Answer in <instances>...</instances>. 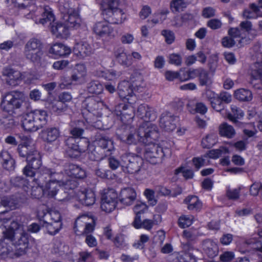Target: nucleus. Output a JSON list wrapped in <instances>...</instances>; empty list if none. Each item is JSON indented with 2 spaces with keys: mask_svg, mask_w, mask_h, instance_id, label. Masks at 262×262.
Instances as JSON below:
<instances>
[{
  "mask_svg": "<svg viewBox=\"0 0 262 262\" xmlns=\"http://www.w3.org/2000/svg\"><path fill=\"white\" fill-rule=\"evenodd\" d=\"M61 12L64 23L69 28L74 27L78 24L79 15L75 9L64 7L62 8Z\"/></svg>",
  "mask_w": 262,
  "mask_h": 262,
  "instance_id": "nucleus-19",
  "label": "nucleus"
},
{
  "mask_svg": "<svg viewBox=\"0 0 262 262\" xmlns=\"http://www.w3.org/2000/svg\"><path fill=\"white\" fill-rule=\"evenodd\" d=\"M12 246H2L0 248V258H13Z\"/></svg>",
  "mask_w": 262,
  "mask_h": 262,
  "instance_id": "nucleus-54",
  "label": "nucleus"
},
{
  "mask_svg": "<svg viewBox=\"0 0 262 262\" xmlns=\"http://www.w3.org/2000/svg\"><path fill=\"white\" fill-rule=\"evenodd\" d=\"M47 117L46 111L35 110L25 115L22 121L23 127L28 132H36L46 124Z\"/></svg>",
  "mask_w": 262,
  "mask_h": 262,
  "instance_id": "nucleus-5",
  "label": "nucleus"
},
{
  "mask_svg": "<svg viewBox=\"0 0 262 262\" xmlns=\"http://www.w3.org/2000/svg\"><path fill=\"white\" fill-rule=\"evenodd\" d=\"M12 185L15 187H24L27 186L28 182L22 177H15L12 178L10 180Z\"/></svg>",
  "mask_w": 262,
  "mask_h": 262,
  "instance_id": "nucleus-52",
  "label": "nucleus"
},
{
  "mask_svg": "<svg viewBox=\"0 0 262 262\" xmlns=\"http://www.w3.org/2000/svg\"><path fill=\"white\" fill-rule=\"evenodd\" d=\"M42 226L46 228L50 234L54 235L57 233L61 228V222H51L50 224L42 225Z\"/></svg>",
  "mask_w": 262,
  "mask_h": 262,
  "instance_id": "nucleus-47",
  "label": "nucleus"
},
{
  "mask_svg": "<svg viewBox=\"0 0 262 262\" xmlns=\"http://www.w3.org/2000/svg\"><path fill=\"white\" fill-rule=\"evenodd\" d=\"M3 75L7 77V83L12 86L18 85L23 79V75L19 71L9 67L4 69Z\"/></svg>",
  "mask_w": 262,
  "mask_h": 262,
  "instance_id": "nucleus-21",
  "label": "nucleus"
},
{
  "mask_svg": "<svg viewBox=\"0 0 262 262\" xmlns=\"http://www.w3.org/2000/svg\"><path fill=\"white\" fill-rule=\"evenodd\" d=\"M108 23L105 20L96 23L93 27V31L100 37H115V32Z\"/></svg>",
  "mask_w": 262,
  "mask_h": 262,
  "instance_id": "nucleus-18",
  "label": "nucleus"
},
{
  "mask_svg": "<svg viewBox=\"0 0 262 262\" xmlns=\"http://www.w3.org/2000/svg\"><path fill=\"white\" fill-rule=\"evenodd\" d=\"M117 116H120L121 120L124 123L129 122L134 117V109L132 105L121 103L115 108Z\"/></svg>",
  "mask_w": 262,
  "mask_h": 262,
  "instance_id": "nucleus-17",
  "label": "nucleus"
},
{
  "mask_svg": "<svg viewBox=\"0 0 262 262\" xmlns=\"http://www.w3.org/2000/svg\"><path fill=\"white\" fill-rule=\"evenodd\" d=\"M38 215L40 217V220L42 221V225L50 224L52 222V217H51L50 211L42 209V211H39Z\"/></svg>",
  "mask_w": 262,
  "mask_h": 262,
  "instance_id": "nucleus-55",
  "label": "nucleus"
},
{
  "mask_svg": "<svg viewBox=\"0 0 262 262\" xmlns=\"http://www.w3.org/2000/svg\"><path fill=\"white\" fill-rule=\"evenodd\" d=\"M155 141L149 144H145L147 145L144 153L145 158L152 164L161 162L165 155L163 148L158 144H155Z\"/></svg>",
  "mask_w": 262,
  "mask_h": 262,
  "instance_id": "nucleus-10",
  "label": "nucleus"
},
{
  "mask_svg": "<svg viewBox=\"0 0 262 262\" xmlns=\"http://www.w3.org/2000/svg\"><path fill=\"white\" fill-rule=\"evenodd\" d=\"M103 4L105 7L102 11V14L106 21L113 24H119L125 19L123 11L118 8V0H103Z\"/></svg>",
  "mask_w": 262,
  "mask_h": 262,
  "instance_id": "nucleus-7",
  "label": "nucleus"
},
{
  "mask_svg": "<svg viewBox=\"0 0 262 262\" xmlns=\"http://www.w3.org/2000/svg\"><path fill=\"white\" fill-rule=\"evenodd\" d=\"M184 202L187 204V208L189 210H198L202 207V203L195 195L187 196L184 200Z\"/></svg>",
  "mask_w": 262,
  "mask_h": 262,
  "instance_id": "nucleus-38",
  "label": "nucleus"
},
{
  "mask_svg": "<svg viewBox=\"0 0 262 262\" xmlns=\"http://www.w3.org/2000/svg\"><path fill=\"white\" fill-rule=\"evenodd\" d=\"M0 161L5 169L8 170H12L14 169L15 161L8 151L6 150L1 151L0 153Z\"/></svg>",
  "mask_w": 262,
  "mask_h": 262,
  "instance_id": "nucleus-32",
  "label": "nucleus"
},
{
  "mask_svg": "<svg viewBox=\"0 0 262 262\" xmlns=\"http://www.w3.org/2000/svg\"><path fill=\"white\" fill-rule=\"evenodd\" d=\"M169 62L176 66H180L182 63V58L179 54H171L169 56Z\"/></svg>",
  "mask_w": 262,
  "mask_h": 262,
  "instance_id": "nucleus-64",
  "label": "nucleus"
},
{
  "mask_svg": "<svg viewBox=\"0 0 262 262\" xmlns=\"http://www.w3.org/2000/svg\"><path fill=\"white\" fill-rule=\"evenodd\" d=\"M85 77L81 74L74 72L71 77V80L73 82H76L77 84H82L85 82Z\"/></svg>",
  "mask_w": 262,
  "mask_h": 262,
  "instance_id": "nucleus-63",
  "label": "nucleus"
},
{
  "mask_svg": "<svg viewBox=\"0 0 262 262\" xmlns=\"http://www.w3.org/2000/svg\"><path fill=\"white\" fill-rule=\"evenodd\" d=\"M95 223L93 219L85 215L77 218L75 222L74 230L78 235L88 234L94 230Z\"/></svg>",
  "mask_w": 262,
  "mask_h": 262,
  "instance_id": "nucleus-9",
  "label": "nucleus"
},
{
  "mask_svg": "<svg viewBox=\"0 0 262 262\" xmlns=\"http://www.w3.org/2000/svg\"><path fill=\"white\" fill-rule=\"evenodd\" d=\"M118 95L122 99H125L129 104L133 103L131 101V98H134L135 100V96L133 92V90L130 85V83L127 81H123L118 85Z\"/></svg>",
  "mask_w": 262,
  "mask_h": 262,
  "instance_id": "nucleus-22",
  "label": "nucleus"
},
{
  "mask_svg": "<svg viewBox=\"0 0 262 262\" xmlns=\"http://www.w3.org/2000/svg\"><path fill=\"white\" fill-rule=\"evenodd\" d=\"M114 53L116 58L120 64L126 67H129L132 64L130 56L125 52V50L123 48H117Z\"/></svg>",
  "mask_w": 262,
  "mask_h": 262,
  "instance_id": "nucleus-33",
  "label": "nucleus"
},
{
  "mask_svg": "<svg viewBox=\"0 0 262 262\" xmlns=\"http://www.w3.org/2000/svg\"><path fill=\"white\" fill-rule=\"evenodd\" d=\"M51 31L57 38H66L69 34V27L65 23H56L52 25Z\"/></svg>",
  "mask_w": 262,
  "mask_h": 262,
  "instance_id": "nucleus-28",
  "label": "nucleus"
},
{
  "mask_svg": "<svg viewBox=\"0 0 262 262\" xmlns=\"http://www.w3.org/2000/svg\"><path fill=\"white\" fill-rule=\"evenodd\" d=\"M14 206V203L8 198H5L3 200L0 199V214L5 213L6 210L4 208L6 207L12 208Z\"/></svg>",
  "mask_w": 262,
  "mask_h": 262,
  "instance_id": "nucleus-58",
  "label": "nucleus"
},
{
  "mask_svg": "<svg viewBox=\"0 0 262 262\" xmlns=\"http://www.w3.org/2000/svg\"><path fill=\"white\" fill-rule=\"evenodd\" d=\"M66 145L69 148V152L73 151V155H70V156L75 157L78 156L80 153L83 152L88 146V143L85 141V146H82L79 144L78 142H76V139L73 137L68 138L66 141Z\"/></svg>",
  "mask_w": 262,
  "mask_h": 262,
  "instance_id": "nucleus-27",
  "label": "nucleus"
},
{
  "mask_svg": "<svg viewBox=\"0 0 262 262\" xmlns=\"http://www.w3.org/2000/svg\"><path fill=\"white\" fill-rule=\"evenodd\" d=\"M76 196L81 204L85 206L92 205L96 201L95 194L91 189H83L78 190L76 192Z\"/></svg>",
  "mask_w": 262,
  "mask_h": 262,
  "instance_id": "nucleus-24",
  "label": "nucleus"
},
{
  "mask_svg": "<svg viewBox=\"0 0 262 262\" xmlns=\"http://www.w3.org/2000/svg\"><path fill=\"white\" fill-rule=\"evenodd\" d=\"M4 233V239H7L12 242L15 247V251L12 250L14 256L16 257L24 255L27 252L29 244L30 236L29 234L24 230V225L18 222V220H14L11 222L9 229Z\"/></svg>",
  "mask_w": 262,
  "mask_h": 262,
  "instance_id": "nucleus-2",
  "label": "nucleus"
},
{
  "mask_svg": "<svg viewBox=\"0 0 262 262\" xmlns=\"http://www.w3.org/2000/svg\"><path fill=\"white\" fill-rule=\"evenodd\" d=\"M199 77L201 85H208L211 83V80L208 77V72L203 69H200Z\"/></svg>",
  "mask_w": 262,
  "mask_h": 262,
  "instance_id": "nucleus-51",
  "label": "nucleus"
},
{
  "mask_svg": "<svg viewBox=\"0 0 262 262\" xmlns=\"http://www.w3.org/2000/svg\"><path fill=\"white\" fill-rule=\"evenodd\" d=\"M117 202L101 200V208L106 212L112 211L116 207Z\"/></svg>",
  "mask_w": 262,
  "mask_h": 262,
  "instance_id": "nucleus-53",
  "label": "nucleus"
},
{
  "mask_svg": "<svg viewBox=\"0 0 262 262\" xmlns=\"http://www.w3.org/2000/svg\"><path fill=\"white\" fill-rule=\"evenodd\" d=\"M66 189L64 187V188H60L54 198L58 201H68L70 197L69 193L65 191Z\"/></svg>",
  "mask_w": 262,
  "mask_h": 262,
  "instance_id": "nucleus-56",
  "label": "nucleus"
},
{
  "mask_svg": "<svg viewBox=\"0 0 262 262\" xmlns=\"http://www.w3.org/2000/svg\"><path fill=\"white\" fill-rule=\"evenodd\" d=\"M93 141L97 148L105 152L111 151L114 148L113 141L103 131L97 132Z\"/></svg>",
  "mask_w": 262,
  "mask_h": 262,
  "instance_id": "nucleus-14",
  "label": "nucleus"
},
{
  "mask_svg": "<svg viewBox=\"0 0 262 262\" xmlns=\"http://www.w3.org/2000/svg\"><path fill=\"white\" fill-rule=\"evenodd\" d=\"M17 151L19 156L26 158L27 160L29 159V156H32V154L37 151L33 146L28 143L19 144L17 147Z\"/></svg>",
  "mask_w": 262,
  "mask_h": 262,
  "instance_id": "nucleus-36",
  "label": "nucleus"
},
{
  "mask_svg": "<svg viewBox=\"0 0 262 262\" xmlns=\"http://www.w3.org/2000/svg\"><path fill=\"white\" fill-rule=\"evenodd\" d=\"M137 197V194L135 190L132 188H125L122 189L119 195V200L120 202L126 206L130 205L133 204Z\"/></svg>",
  "mask_w": 262,
  "mask_h": 262,
  "instance_id": "nucleus-26",
  "label": "nucleus"
},
{
  "mask_svg": "<svg viewBox=\"0 0 262 262\" xmlns=\"http://www.w3.org/2000/svg\"><path fill=\"white\" fill-rule=\"evenodd\" d=\"M203 249L208 256L213 258L218 253V247L217 244L211 240L207 239L203 243Z\"/></svg>",
  "mask_w": 262,
  "mask_h": 262,
  "instance_id": "nucleus-35",
  "label": "nucleus"
},
{
  "mask_svg": "<svg viewBox=\"0 0 262 262\" xmlns=\"http://www.w3.org/2000/svg\"><path fill=\"white\" fill-rule=\"evenodd\" d=\"M235 98L240 101H250L252 99V92L247 89H239L234 92Z\"/></svg>",
  "mask_w": 262,
  "mask_h": 262,
  "instance_id": "nucleus-37",
  "label": "nucleus"
},
{
  "mask_svg": "<svg viewBox=\"0 0 262 262\" xmlns=\"http://www.w3.org/2000/svg\"><path fill=\"white\" fill-rule=\"evenodd\" d=\"M217 141V135L215 133H210L202 139V145L204 148H210L216 144Z\"/></svg>",
  "mask_w": 262,
  "mask_h": 262,
  "instance_id": "nucleus-40",
  "label": "nucleus"
},
{
  "mask_svg": "<svg viewBox=\"0 0 262 262\" xmlns=\"http://www.w3.org/2000/svg\"><path fill=\"white\" fill-rule=\"evenodd\" d=\"M144 194L151 205L154 206L157 204V201L155 198V192L154 190L150 189H146Z\"/></svg>",
  "mask_w": 262,
  "mask_h": 262,
  "instance_id": "nucleus-59",
  "label": "nucleus"
},
{
  "mask_svg": "<svg viewBox=\"0 0 262 262\" xmlns=\"http://www.w3.org/2000/svg\"><path fill=\"white\" fill-rule=\"evenodd\" d=\"M177 117L169 112H165L161 115L159 121L160 127L165 132H171L177 127Z\"/></svg>",
  "mask_w": 262,
  "mask_h": 262,
  "instance_id": "nucleus-15",
  "label": "nucleus"
},
{
  "mask_svg": "<svg viewBox=\"0 0 262 262\" xmlns=\"http://www.w3.org/2000/svg\"><path fill=\"white\" fill-rule=\"evenodd\" d=\"M117 193L112 188L104 189L101 195V200L117 202Z\"/></svg>",
  "mask_w": 262,
  "mask_h": 262,
  "instance_id": "nucleus-41",
  "label": "nucleus"
},
{
  "mask_svg": "<svg viewBox=\"0 0 262 262\" xmlns=\"http://www.w3.org/2000/svg\"><path fill=\"white\" fill-rule=\"evenodd\" d=\"M147 209V206L145 203L137 202L134 207V211L136 214L143 213Z\"/></svg>",
  "mask_w": 262,
  "mask_h": 262,
  "instance_id": "nucleus-61",
  "label": "nucleus"
},
{
  "mask_svg": "<svg viewBox=\"0 0 262 262\" xmlns=\"http://www.w3.org/2000/svg\"><path fill=\"white\" fill-rule=\"evenodd\" d=\"M52 174L46 176L48 178L44 183L43 191L45 195L49 198H54L60 188V185H63L65 189L73 190L77 185V182L74 180H69L63 178V174L57 173L50 169Z\"/></svg>",
  "mask_w": 262,
  "mask_h": 262,
  "instance_id": "nucleus-3",
  "label": "nucleus"
},
{
  "mask_svg": "<svg viewBox=\"0 0 262 262\" xmlns=\"http://www.w3.org/2000/svg\"><path fill=\"white\" fill-rule=\"evenodd\" d=\"M212 107L217 112H221L224 109V104L217 95L213 94V96L209 98Z\"/></svg>",
  "mask_w": 262,
  "mask_h": 262,
  "instance_id": "nucleus-44",
  "label": "nucleus"
},
{
  "mask_svg": "<svg viewBox=\"0 0 262 262\" xmlns=\"http://www.w3.org/2000/svg\"><path fill=\"white\" fill-rule=\"evenodd\" d=\"M39 176L37 178H35L34 181L37 184V186L33 187L31 191V195L35 199H39L43 195H45L43 187L44 183L46 182L48 177L46 176H49L52 173L50 169L48 168H42L39 171Z\"/></svg>",
  "mask_w": 262,
  "mask_h": 262,
  "instance_id": "nucleus-11",
  "label": "nucleus"
},
{
  "mask_svg": "<svg viewBox=\"0 0 262 262\" xmlns=\"http://www.w3.org/2000/svg\"><path fill=\"white\" fill-rule=\"evenodd\" d=\"M93 52V49L91 45L84 41L76 43L73 48L74 54L80 59L90 56Z\"/></svg>",
  "mask_w": 262,
  "mask_h": 262,
  "instance_id": "nucleus-25",
  "label": "nucleus"
},
{
  "mask_svg": "<svg viewBox=\"0 0 262 262\" xmlns=\"http://www.w3.org/2000/svg\"><path fill=\"white\" fill-rule=\"evenodd\" d=\"M26 100L24 92L19 91H12L7 93L3 97L1 107L3 111L10 114L15 113V110L20 109Z\"/></svg>",
  "mask_w": 262,
  "mask_h": 262,
  "instance_id": "nucleus-6",
  "label": "nucleus"
},
{
  "mask_svg": "<svg viewBox=\"0 0 262 262\" xmlns=\"http://www.w3.org/2000/svg\"><path fill=\"white\" fill-rule=\"evenodd\" d=\"M43 44L40 40L32 38L25 44L24 55L25 58L34 65L42 66L45 63V54Z\"/></svg>",
  "mask_w": 262,
  "mask_h": 262,
  "instance_id": "nucleus-4",
  "label": "nucleus"
},
{
  "mask_svg": "<svg viewBox=\"0 0 262 262\" xmlns=\"http://www.w3.org/2000/svg\"><path fill=\"white\" fill-rule=\"evenodd\" d=\"M136 114L138 117L143 119L145 122L149 123L154 121L157 116L155 110L146 104L140 105L137 108Z\"/></svg>",
  "mask_w": 262,
  "mask_h": 262,
  "instance_id": "nucleus-16",
  "label": "nucleus"
},
{
  "mask_svg": "<svg viewBox=\"0 0 262 262\" xmlns=\"http://www.w3.org/2000/svg\"><path fill=\"white\" fill-rule=\"evenodd\" d=\"M130 85L135 91L142 92L144 90L145 83L143 76L138 72H135L131 77Z\"/></svg>",
  "mask_w": 262,
  "mask_h": 262,
  "instance_id": "nucleus-29",
  "label": "nucleus"
},
{
  "mask_svg": "<svg viewBox=\"0 0 262 262\" xmlns=\"http://www.w3.org/2000/svg\"><path fill=\"white\" fill-rule=\"evenodd\" d=\"M188 3L186 0H173L170 6L176 11H180L187 7Z\"/></svg>",
  "mask_w": 262,
  "mask_h": 262,
  "instance_id": "nucleus-49",
  "label": "nucleus"
},
{
  "mask_svg": "<svg viewBox=\"0 0 262 262\" xmlns=\"http://www.w3.org/2000/svg\"><path fill=\"white\" fill-rule=\"evenodd\" d=\"M32 156H29V159L27 160L28 164L31 166L34 170H37V176H39V171L42 168H46V167H41L42 162L41 160V156L39 153L37 151L32 154Z\"/></svg>",
  "mask_w": 262,
  "mask_h": 262,
  "instance_id": "nucleus-34",
  "label": "nucleus"
},
{
  "mask_svg": "<svg viewBox=\"0 0 262 262\" xmlns=\"http://www.w3.org/2000/svg\"><path fill=\"white\" fill-rule=\"evenodd\" d=\"M207 25L212 30H216L221 28L222 23L220 19H211L208 21Z\"/></svg>",
  "mask_w": 262,
  "mask_h": 262,
  "instance_id": "nucleus-62",
  "label": "nucleus"
},
{
  "mask_svg": "<svg viewBox=\"0 0 262 262\" xmlns=\"http://www.w3.org/2000/svg\"><path fill=\"white\" fill-rule=\"evenodd\" d=\"M218 130L219 134L221 137L228 139L233 138L236 135V132L234 127L227 122L222 123L219 126Z\"/></svg>",
  "mask_w": 262,
  "mask_h": 262,
  "instance_id": "nucleus-31",
  "label": "nucleus"
},
{
  "mask_svg": "<svg viewBox=\"0 0 262 262\" xmlns=\"http://www.w3.org/2000/svg\"><path fill=\"white\" fill-rule=\"evenodd\" d=\"M161 34L164 37L165 42L167 44H171L175 39L174 33L169 30H164L162 31Z\"/></svg>",
  "mask_w": 262,
  "mask_h": 262,
  "instance_id": "nucleus-57",
  "label": "nucleus"
},
{
  "mask_svg": "<svg viewBox=\"0 0 262 262\" xmlns=\"http://www.w3.org/2000/svg\"><path fill=\"white\" fill-rule=\"evenodd\" d=\"M87 90L90 93L98 94L102 91L103 86L99 82L92 81L88 83Z\"/></svg>",
  "mask_w": 262,
  "mask_h": 262,
  "instance_id": "nucleus-45",
  "label": "nucleus"
},
{
  "mask_svg": "<svg viewBox=\"0 0 262 262\" xmlns=\"http://www.w3.org/2000/svg\"><path fill=\"white\" fill-rule=\"evenodd\" d=\"M191 105V103H188L187 104L188 110L191 113H198L201 114H204L207 111V106L202 102L196 103L194 108H193Z\"/></svg>",
  "mask_w": 262,
  "mask_h": 262,
  "instance_id": "nucleus-46",
  "label": "nucleus"
},
{
  "mask_svg": "<svg viewBox=\"0 0 262 262\" xmlns=\"http://www.w3.org/2000/svg\"><path fill=\"white\" fill-rule=\"evenodd\" d=\"M28 18L34 19L36 24H40L43 26H50L55 20V16L52 9L48 6L43 8H38L27 15Z\"/></svg>",
  "mask_w": 262,
  "mask_h": 262,
  "instance_id": "nucleus-8",
  "label": "nucleus"
},
{
  "mask_svg": "<svg viewBox=\"0 0 262 262\" xmlns=\"http://www.w3.org/2000/svg\"><path fill=\"white\" fill-rule=\"evenodd\" d=\"M193 216L191 215H183L179 219V225L182 228L190 226L192 223Z\"/></svg>",
  "mask_w": 262,
  "mask_h": 262,
  "instance_id": "nucleus-48",
  "label": "nucleus"
},
{
  "mask_svg": "<svg viewBox=\"0 0 262 262\" xmlns=\"http://www.w3.org/2000/svg\"><path fill=\"white\" fill-rule=\"evenodd\" d=\"M231 109L233 115L228 114L227 115L228 119L233 123L236 124L238 123L237 118H241L244 116V113L243 111L236 105H231Z\"/></svg>",
  "mask_w": 262,
  "mask_h": 262,
  "instance_id": "nucleus-39",
  "label": "nucleus"
},
{
  "mask_svg": "<svg viewBox=\"0 0 262 262\" xmlns=\"http://www.w3.org/2000/svg\"><path fill=\"white\" fill-rule=\"evenodd\" d=\"M83 106L92 115L97 117H101L102 115L101 110L105 105L100 98L93 96L86 98L83 102Z\"/></svg>",
  "mask_w": 262,
  "mask_h": 262,
  "instance_id": "nucleus-13",
  "label": "nucleus"
},
{
  "mask_svg": "<svg viewBox=\"0 0 262 262\" xmlns=\"http://www.w3.org/2000/svg\"><path fill=\"white\" fill-rule=\"evenodd\" d=\"M240 189H228L226 192V195L229 199L237 200L239 197Z\"/></svg>",
  "mask_w": 262,
  "mask_h": 262,
  "instance_id": "nucleus-60",
  "label": "nucleus"
},
{
  "mask_svg": "<svg viewBox=\"0 0 262 262\" xmlns=\"http://www.w3.org/2000/svg\"><path fill=\"white\" fill-rule=\"evenodd\" d=\"M71 52V50L69 47L60 43L53 45L49 50L50 54L57 57L66 56L69 55Z\"/></svg>",
  "mask_w": 262,
  "mask_h": 262,
  "instance_id": "nucleus-30",
  "label": "nucleus"
},
{
  "mask_svg": "<svg viewBox=\"0 0 262 262\" xmlns=\"http://www.w3.org/2000/svg\"><path fill=\"white\" fill-rule=\"evenodd\" d=\"M158 138L157 126L149 122L143 123L138 130L132 127L126 128L124 133L120 136V139L128 144H136L138 142L149 144Z\"/></svg>",
  "mask_w": 262,
  "mask_h": 262,
  "instance_id": "nucleus-1",
  "label": "nucleus"
},
{
  "mask_svg": "<svg viewBox=\"0 0 262 262\" xmlns=\"http://www.w3.org/2000/svg\"><path fill=\"white\" fill-rule=\"evenodd\" d=\"M107 155L105 151H102L98 148H95L89 152V158L92 161H99L103 159Z\"/></svg>",
  "mask_w": 262,
  "mask_h": 262,
  "instance_id": "nucleus-43",
  "label": "nucleus"
},
{
  "mask_svg": "<svg viewBox=\"0 0 262 262\" xmlns=\"http://www.w3.org/2000/svg\"><path fill=\"white\" fill-rule=\"evenodd\" d=\"M122 162L123 164H121V167L125 172L135 174L142 171L141 167L143 164V160L139 157H123Z\"/></svg>",
  "mask_w": 262,
  "mask_h": 262,
  "instance_id": "nucleus-12",
  "label": "nucleus"
},
{
  "mask_svg": "<svg viewBox=\"0 0 262 262\" xmlns=\"http://www.w3.org/2000/svg\"><path fill=\"white\" fill-rule=\"evenodd\" d=\"M122 75L121 71H117L114 69L106 70L101 72V76L107 80H114Z\"/></svg>",
  "mask_w": 262,
  "mask_h": 262,
  "instance_id": "nucleus-42",
  "label": "nucleus"
},
{
  "mask_svg": "<svg viewBox=\"0 0 262 262\" xmlns=\"http://www.w3.org/2000/svg\"><path fill=\"white\" fill-rule=\"evenodd\" d=\"M58 98L59 101L57 102L53 105V108H56L57 111L59 110L58 106L62 104L61 102H69L71 100L72 97L69 93L63 92L59 95Z\"/></svg>",
  "mask_w": 262,
  "mask_h": 262,
  "instance_id": "nucleus-50",
  "label": "nucleus"
},
{
  "mask_svg": "<svg viewBox=\"0 0 262 262\" xmlns=\"http://www.w3.org/2000/svg\"><path fill=\"white\" fill-rule=\"evenodd\" d=\"M66 176H63L64 179L73 180V178L82 179L86 177V172L84 169L77 165L70 164L65 169ZM74 180H75L74 179Z\"/></svg>",
  "mask_w": 262,
  "mask_h": 262,
  "instance_id": "nucleus-23",
  "label": "nucleus"
},
{
  "mask_svg": "<svg viewBox=\"0 0 262 262\" xmlns=\"http://www.w3.org/2000/svg\"><path fill=\"white\" fill-rule=\"evenodd\" d=\"M40 136L43 142L52 144L59 139L60 136V132L58 127H49L41 131Z\"/></svg>",
  "mask_w": 262,
  "mask_h": 262,
  "instance_id": "nucleus-20",
  "label": "nucleus"
}]
</instances>
